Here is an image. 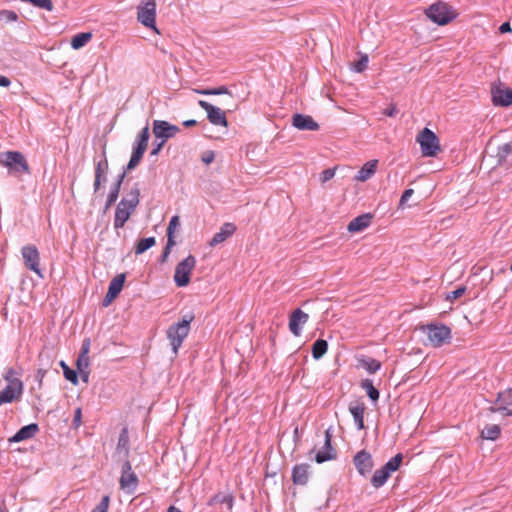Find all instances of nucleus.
Masks as SVG:
<instances>
[{
    "instance_id": "f257e3e1",
    "label": "nucleus",
    "mask_w": 512,
    "mask_h": 512,
    "mask_svg": "<svg viewBox=\"0 0 512 512\" xmlns=\"http://www.w3.org/2000/svg\"><path fill=\"white\" fill-rule=\"evenodd\" d=\"M0 165L6 167L9 174L16 177L30 173L28 162L25 156L19 151L0 152Z\"/></svg>"
},
{
    "instance_id": "f03ea898",
    "label": "nucleus",
    "mask_w": 512,
    "mask_h": 512,
    "mask_svg": "<svg viewBox=\"0 0 512 512\" xmlns=\"http://www.w3.org/2000/svg\"><path fill=\"white\" fill-rule=\"evenodd\" d=\"M194 320L192 314H187L183 319L177 323L172 324L166 331L167 338L170 341L172 351L175 355L181 347L184 339L188 336L190 331V323Z\"/></svg>"
},
{
    "instance_id": "7ed1b4c3",
    "label": "nucleus",
    "mask_w": 512,
    "mask_h": 512,
    "mask_svg": "<svg viewBox=\"0 0 512 512\" xmlns=\"http://www.w3.org/2000/svg\"><path fill=\"white\" fill-rule=\"evenodd\" d=\"M416 141L420 144L421 153L424 157H435L441 151L437 135L429 128L421 130Z\"/></svg>"
},
{
    "instance_id": "20e7f679",
    "label": "nucleus",
    "mask_w": 512,
    "mask_h": 512,
    "mask_svg": "<svg viewBox=\"0 0 512 512\" xmlns=\"http://www.w3.org/2000/svg\"><path fill=\"white\" fill-rule=\"evenodd\" d=\"M156 8L155 0H140L137 6V20L143 26L159 33L156 27Z\"/></svg>"
},
{
    "instance_id": "39448f33",
    "label": "nucleus",
    "mask_w": 512,
    "mask_h": 512,
    "mask_svg": "<svg viewBox=\"0 0 512 512\" xmlns=\"http://www.w3.org/2000/svg\"><path fill=\"white\" fill-rule=\"evenodd\" d=\"M149 137H150L149 127H148V125H146L141 130V132L139 133V135L137 137L136 145L133 148L131 158L126 166V170H133L139 165V163L147 149Z\"/></svg>"
},
{
    "instance_id": "423d86ee",
    "label": "nucleus",
    "mask_w": 512,
    "mask_h": 512,
    "mask_svg": "<svg viewBox=\"0 0 512 512\" xmlns=\"http://www.w3.org/2000/svg\"><path fill=\"white\" fill-rule=\"evenodd\" d=\"M195 265L196 259L193 255H188L176 265L174 281L178 287H185L190 283V275Z\"/></svg>"
},
{
    "instance_id": "0eeeda50",
    "label": "nucleus",
    "mask_w": 512,
    "mask_h": 512,
    "mask_svg": "<svg viewBox=\"0 0 512 512\" xmlns=\"http://www.w3.org/2000/svg\"><path fill=\"white\" fill-rule=\"evenodd\" d=\"M427 17L438 25H446L449 23L454 17V11L445 3L438 2L432 4L426 10Z\"/></svg>"
},
{
    "instance_id": "6e6552de",
    "label": "nucleus",
    "mask_w": 512,
    "mask_h": 512,
    "mask_svg": "<svg viewBox=\"0 0 512 512\" xmlns=\"http://www.w3.org/2000/svg\"><path fill=\"white\" fill-rule=\"evenodd\" d=\"M139 484L137 474L132 470V465L128 459H125L121 467V476L119 479L120 488L127 494L135 493Z\"/></svg>"
},
{
    "instance_id": "1a4fd4ad",
    "label": "nucleus",
    "mask_w": 512,
    "mask_h": 512,
    "mask_svg": "<svg viewBox=\"0 0 512 512\" xmlns=\"http://www.w3.org/2000/svg\"><path fill=\"white\" fill-rule=\"evenodd\" d=\"M428 340L434 347H440L451 338V329L443 324H430L424 328Z\"/></svg>"
},
{
    "instance_id": "9d476101",
    "label": "nucleus",
    "mask_w": 512,
    "mask_h": 512,
    "mask_svg": "<svg viewBox=\"0 0 512 512\" xmlns=\"http://www.w3.org/2000/svg\"><path fill=\"white\" fill-rule=\"evenodd\" d=\"M24 265L27 269L36 273L40 278H43L42 270L40 268V254L35 245H25L21 249Z\"/></svg>"
},
{
    "instance_id": "9b49d317",
    "label": "nucleus",
    "mask_w": 512,
    "mask_h": 512,
    "mask_svg": "<svg viewBox=\"0 0 512 512\" xmlns=\"http://www.w3.org/2000/svg\"><path fill=\"white\" fill-rule=\"evenodd\" d=\"M23 382L21 380H12L7 383L3 390L0 392L1 404L13 403L20 400L23 394Z\"/></svg>"
},
{
    "instance_id": "f8f14e48",
    "label": "nucleus",
    "mask_w": 512,
    "mask_h": 512,
    "mask_svg": "<svg viewBox=\"0 0 512 512\" xmlns=\"http://www.w3.org/2000/svg\"><path fill=\"white\" fill-rule=\"evenodd\" d=\"M353 463L358 473L367 477L374 468V461L370 452L361 450L353 457Z\"/></svg>"
},
{
    "instance_id": "ddd939ff",
    "label": "nucleus",
    "mask_w": 512,
    "mask_h": 512,
    "mask_svg": "<svg viewBox=\"0 0 512 512\" xmlns=\"http://www.w3.org/2000/svg\"><path fill=\"white\" fill-rule=\"evenodd\" d=\"M198 104L202 109L206 111L207 119L211 124L223 127L228 126V121L225 112H223L220 108L204 100H199Z\"/></svg>"
},
{
    "instance_id": "4468645a",
    "label": "nucleus",
    "mask_w": 512,
    "mask_h": 512,
    "mask_svg": "<svg viewBox=\"0 0 512 512\" xmlns=\"http://www.w3.org/2000/svg\"><path fill=\"white\" fill-rule=\"evenodd\" d=\"M180 128L176 125L170 124L164 120H154L153 122V134L158 139L168 140L174 137Z\"/></svg>"
},
{
    "instance_id": "2eb2a0df",
    "label": "nucleus",
    "mask_w": 512,
    "mask_h": 512,
    "mask_svg": "<svg viewBox=\"0 0 512 512\" xmlns=\"http://www.w3.org/2000/svg\"><path fill=\"white\" fill-rule=\"evenodd\" d=\"M125 281V274L115 276L109 283L108 291L103 300V306H108L121 292Z\"/></svg>"
},
{
    "instance_id": "dca6fc26",
    "label": "nucleus",
    "mask_w": 512,
    "mask_h": 512,
    "mask_svg": "<svg viewBox=\"0 0 512 512\" xmlns=\"http://www.w3.org/2000/svg\"><path fill=\"white\" fill-rule=\"evenodd\" d=\"M491 94L495 106L507 107L512 104V89L494 86L491 89Z\"/></svg>"
},
{
    "instance_id": "f3484780",
    "label": "nucleus",
    "mask_w": 512,
    "mask_h": 512,
    "mask_svg": "<svg viewBox=\"0 0 512 512\" xmlns=\"http://www.w3.org/2000/svg\"><path fill=\"white\" fill-rule=\"evenodd\" d=\"M292 124L298 130L303 131H317L319 129V124L310 115L300 113L293 115Z\"/></svg>"
},
{
    "instance_id": "a211bd4d",
    "label": "nucleus",
    "mask_w": 512,
    "mask_h": 512,
    "mask_svg": "<svg viewBox=\"0 0 512 512\" xmlns=\"http://www.w3.org/2000/svg\"><path fill=\"white\" fill-rule=\"evenodd\" d=\"M309 315L300 308L296 309L290 316L289 329L294 336H300L301 326L308 322Z\"/></svg>"
},
{
    "instance_id": "6ab92c4d",
    "label": "nucleus",
    "mask_w": 512,
    "mask_h": 512,
    "mask_svg": "<svg viewBox=\"0 0 512 512\" xmlns=\"http://www.w3.org/2000/svg\"><path fill=\"white\" fill-rule=\"evenodd\" d=\"M332 435L329 430L325 431V442L322 450L318 451L315 460L317 463H323L336 458V450L331 445Z\"/></svg>"
},
{
    "instance_id": "aec40b11",
    "label": "nucleus",
    "mask_w": 512,
    "mask_h": 512,
    "mask_svg": "<svg viewBox=\"0 0 512 512\" xmlns=\"http://www.w3.org/2000/svg\"><path fill=\"white\" fill-rule=\"evenodd\" d=\"M135 209L126 206L124 202H119L115 210L114 227L122 228Z\"/></svg>"
},
{
    "instance_id": "412c9836",
    "label": "nucleus",
    "mask_w": 512,
    "mask_h": 512,
    "mask_svg": "<svg viewBox=\"0 0 512 512\" xmlns=\"http://www.w3.org/2000/svg\"><path fill=\"white\" fill-rule=\"evenodd\" d=\"M512 155V143H504L497 147L495 155H491L495 159L494 167H502L507 165V159Z\"/></svg>"
},
{
    "instance_id": "4be33fe9",
    "label": "nucleus",
    "mask_w": 512,
    "mask_h": 512,
    "mask_svg": "<svg viewBox=\"0 0 512 512\" xmlns=\"http://www.w3.org/2000/svg\"><path fill=\"white\" fill-rule=\"evenodd\" d=\"M309 464H299L293 468L292 480L295 485H306L309 480Z\"/></svg>"
},
{
    "instance_id": "5701e85b",
    "label": "nucleus",
    "mask_w": 512,
    "mask_h": 512,
    "mask_svg": "<svg viewBox=\"0 0 512 512\" xmlns=\"http://www.w3.org/2000/svg\"><path fill=\"white\" fill-rule=\"evenodd\" d=\"M38 431L39 426L36 423L23 426L15 433L12 438H10V442H21L23 440L33 438L38 433Z\"/></svg>"
},
{
    "instance_id": "b1692460",
    "label": "nucleus",
    "mask_w": 512,
    "mask_h": 512,
    "mask_svg": "<svg viewBox=\"0 0 512 512\" xmlns=\"http://www.w3.org/2000/svg\"><path fill=\"white\" fill-rule=\"evenodd\" d=\"M236 230V226L233 223H225L221 226L220 231L217 232L210 240V246H216L223 243L228 237L232 236Z\"/></svg>"
},
{
    "instance_id": "393cba45",
    "label": "nucleus",
    "mask_w": 512,
    "mask_h": 512,
    "mask_svg": "<svg viewBox=\"0 0 512 512\" xmlns=\"http://www.w3.org/2000/svg\"><path fill=\"white\" fill-rule=\"evenodd\" d=\"M364 411L365 405L363 402H352L349 404V412L352 414L358 430L364 429Z\"/></svg>"
},
{
    "instance_id": "a878e982",
    "label": "nucleus",
    "mask_w": 512,
    "mask_h": 512,
    "mask_svg": "<svg viewBox=\"0 0 512 512\" xmlns=\"http://www.w3.org/2000/svg\"><path fill=\"white\" fill-rule=\"evenodd\" d=\"M373 216L369 213L362 214L354 218L347 226L349 232H360L363 231L371 224Z\"/></svg>"
},
{
    "instance_id": "bb28decb",
    "label": "nucleus",
    "mask_w": 512,
    "mask_h": 512,
    "mask_svg": "<svg viewBox=\"0 0 512 512\" xmlns=\"http://www.w3.org/2000/svg\"><path fill=\"white\" fill-rule=\"evenodd\" d=\"M378 160H370L366 162L355 175L354 179L359 182H365L370 179L376 172Z\"/></svg>"
},
{
    "instance_id": "cd10ccee",
    "label": "nucleus",
    "mask_w": 512,
    "mask_h": 512,
    "mask_svg": "<svg viewBox=\"0 0 512 512\" xmlns=\"http://www.w3.org/2000/svg\"><path fill=\"white\" fill-rule=\"evenodd\" d=\"M139 197H140V189L138 187V184H134V186L130 189V191L126 194L125 197L121 199L120 202H124L126 206H129L130 209H135L137 205L139 204Z\"/></svg>"
},
{
    "instance_id": "c85d7f7f",
    "label": "nucleus",
    "mask_w": 512,
    "mask_h": 512,
    "mask_svg": "<svg viewBox=\"0 0 512 512\" xmlns=\"http://www.w3.org/2000/svg\"><path fill=\"white\" fill-rule=\"evenodd\" d=\"M117 452L123 454L125 459L129 455V434L127 428H123L118 437Z\"/></svg>"
},
{
    "instance_id": "c756f323",
    "label": "nucleus",
    "mask_w": 512,
    "mask_h": 512,
    "mask_svg": "<svg viewBox=\"0 0 512 512\" xmlns=\"http://www.w3.org/2000/svg\"><path fill=\"white\" fill-rule=\"evenodd\" d=\"M390 475L391 474L384 468V466H382L380 469H377L372 475L370 480L371 485L376 489L382 487L386 483Z\"/></svg>"
},
{
    "instance_id": "7c9ffc66",
    "label": "nucleus",
    "mask_w": 512,
    "mask_h": 512,
    "mask_svg": "<svg viewBox=\"0 0 512 512\" xmlns=\"http://www.w3.org/2000/svg\"><path fill=\"white\" fill-rule=\"evenodd\" d=\"M92 38V33L82 32L74 35L71 39V46L73 49L78 50L84 47Z\"/></svg>"
},
{
    "instance_id": "2f4dec72",
    "label": "nucleus",
    "mask_w": 512,
    "mask_h": 512,
    "mask_svg": "<svg viewBox=\"0 0 512 512\" xmlns=\"http://www.w3.org/2000/svg\"><path fill=\"white\" fill-rule=\"evenodd\" d=\"M328 343L324 339L316 340L312 345V356L314 359L318 360L327 352Z\"/></svg>"
},
{
    "instance_id": "473e14b6",
    "label": "nucleus",
    "mask_w": 512,
    "mask_h": 512,
    "mask_svg": "<svg viewBox=\"0 0 512 512\" xmlns=\"http://www.w3.org/2000/svg\"><path fill=\"white\" fill-rule=\"evenodd\" d=\"M216 503L225 504L227 510L231 511L233 507V497L231 495L218 493L210 499L209 505Z\"/></svg>"
},
{
    "instance_id": "72a5a7b5",
    "label": "nucleus",
    "mask_w": 512,
    "mask_h": 512,
    "mask_svg": "<svg viewBox=\"0 0 512 512\" xmlns=\"http://www.w3.org/2000/svg\"><path fill=\"white\" fill-rule=\"evenodd\" d=\"M156 243V240L154 237H148L141 239L138 241V243L135 246V254L140 255L143 254L145 251L153 247Z\"/></svg>"
},
{
    "instance_id": "f704fd0d",
    "label": "nucleus",
    "mask_w": 512,
    "mask_h": 512,
    "mask_svg": "<svg viewBox=\"0 0 512 512\" xmlns=\"http://www.w3.org/2000/svg\"><path fill=\"white\" fill-rule=\"evenodd\" d=\"M360 366L367 370L370 374H373L380 369L381 363L376 359L366 358L360 360Z\"/></svg>"
},
{
    "instance_id": "c9c22d12",
    "label": "nucleus",
    "mask_w": 512,
    "mask_h": 512,
    "mask_svg": "<svg viewBox=\"0 0 512 512\" xmlns=\"http://www.w3.org/2000/svg\"><path fill=\"white\" fill-rule=\"evenodd\" d=\"M500 432L501 430L498 425H489L482 430L481 436L487 440H496L499 437Z\"/></svg>"
},
{
    "instance_id": "e433bc0d",
    "label": "nucleus",
    "mask_w": 512,
    "mask_h": 512,
    "mask_svg": "<svg viewBox=\"0 0 512 512\" xmlns=\"http://www.w3.org/2000/svg\"><path fill=\"white\" fill-rule=\"evenodd\" d=\"M361 387L366 390L368 397L372 401H377L379 399V391L373 386L371 380L366 379L362 381Z\"/></svg>"
},
{
    "instance_id": "4c0bfd02",
    "label": "nucleus",
    "mask_w": 512,
    "mask_h": 512,
    "mask_svg": "<svg viewBox=\"0 0 512 512\" xmlns=\"http://www.w3.org/2000/svg\"><path fill=\"white\" fill-rule=\"evenodd\" d=\"M60 366L63 369L64 377L70 381L72 384L76 385L78 383V374L76 370L71 369L64 361L60 362Z\"/></svg>"
},
{
    "instance_id": "58836bf2",
    "label": "nucleus",
    "mask_w": 512,
    "mask_h": 512,
    "mask_svg": "<svg viewBox=\"0 0 512 512\" xmlns=\"http://www.w3.org/2000/svg\"><path fill=\"white\" fill-rule=\"evenodd\" d=\"M402 460L403 455L401 453H398L384 465V468L391 474L392 472L398 470L402 463Z\"/></svg>"
},
{
    "instance_id": "ea45409f",
    "label": "nucleus",
    "mask_w": 512,
    "mask_h": 512,
    "mask_svg": "<svg viewBox=\"0 0 512 512\" xmlns=\"http://www.w3.org/2000/svg\"><path fill=\"white\" fill-rule=\"evenodd\" d=\"M108 170V161L104 156L103 160H100L95 167V175H99L103 177V181H106V173Z\"/></svg>"
},
{
    "instance_id": "a19ab883",
    "label": "nucleus",
    "mask_w": 512,
    "mask_h": 512,
    "mask_svg": "<svg viewBox=\"0 0 512 512\" xmlns=\"http://www.w3.org/2000/svg\"><path fill=\"white\" fill-rule=\"evenodd\" d=\"M497 403L512 405V389H508L506 391L500 392L497 397Z\"/></svg>"
},
{
    "instance_id": "79ce46f5",
    "label": "nucleus",
    "mask_w": 512,
    "mask_h": 512,
    "mask_svg": "<svg viewBox=\"0 0 512 512\" xmlns=\"http://www.w3.org/2000/svg\"><path fill=\"white\" fill-rule=\"evenodd\" d=\"M368 61V56L366 54L362 55L360 59L353 64V70L357 73L363 72L367 68Z\"/></svg>"
},
{
    "instance_id": "37998d69",
    "label": "nucleus",
    "mask_w": 512,
    "mask_h": 512,
    "mask_svg": "<svg viewBox=\"0 0 512 512\" xmlns=\"http://www.w3.org/2000/svg\"><path fill=\"white\" fill-rule=\"evenodd\" d=\"M18 19V15L11 10H1L0 11V21H4L6 23L15 22Z\"/></svg>"
},
{
    "instance_id": "c03bdc74",
    "label": "nucleus",
    "mask_w": 512,
    "mask_h": 512,
    "mask_svg": "<svg viewBox=\"0 0 512 512\" xmlns=\"http://www.w3.org/2000/svg\"><path fill=\"white\" fill-rule=\"evenodd\" d=\"M110 504V496L105 495L102 497L100 503L92 510V512H108Z\"/></svg>"
},
{
    "instance_id": "a18cd8bd",
    "label": "nucleus",
    "mask_w": 512,
    "mask_h": 512,
    "mask_svg": "<svg viewBox=\"0 0 512 512\" xmlns=\"http://www.w3.org/2000/svg\"><path fill=\"white\" fill-rule=\"evenodd\" d=\"M180 224L179 216L175 215L170 219L168 228H167V238L174 239V230Z\"/></svg>"
},
{
    "instance_id": "49530a36",
    "label": "nucleus",
    "mask_w": 512,
    "mask_h": 512,
    "mask_svg": "<svg viewBox=\"0 0 512 512\" xmlns=\"http://www.w3.org/2000/svg\"><path fill=\"white\" fill-rule=\"evenodd\" d=\"M89 365H90L89 357L78 356L77 361H76L77 374L84 370H89Z\"/></svg>"
},
{
    "instance_id": "de8ad7c7",
    "label": "nucleus",
    "mask_w": 512,
    "mask_h": 512,
    "mask_svg": "<svg viewBox=\"0 0 512 512\" xmlns=\"http://www.w3.org/2000/svg\"><path fill=\"white\" fill-rule=\"evenodd\" d=\"M120 189L117 187L112 186L110 189V192L108 194L107 200H106V208H109L112 204H114L119 196Z\"/></svg>"
},
{
    "instance_id": "09e8293b",
    "label": "nucleus",
    "mask_w": 512,
    "mask_h": 512,
    "mask_svg": "<svg viewBox=\"0 0 512 512\" xmlns=\"http://www.w3.org/2000/svg\"><path fill=\"white\" fill-rule=\"evenodd\" d=\"M510 405H505V404H499V406L497 408L495 407H490L489 410L493 413L495 412H499L501 413L503 416H512V409L509 408Z\"/></svg>"
},
{
    "instance_id": "8fccbe9b",
    "label": "nucleus",
    "mask_w": 512,
    "mask_h": 512,
    "mask_svg": "<svg viewBox=\"0 0 512 512\" xmlns=\"http://www.w3.org/2000/svg\"><path fill=\"white\" fill-rule=\"evenodd\" d=\"M465 291H466V287L460 286L457 289H455L454 291L448 293L446 296V300H448V301L456 300V299L460 298L465 293Z\"/></svg>"
},
{
    "instance_id": "3c124183",
    "label": "nucleus",
    "mask_w": 512,
    "mask_h": 512,
    "mask_svg": "<svg viewBox=\"0 0 512 512\" xmlns=\"http://www.w3.org/2000/svg\"><path fill=\"white\" fill-rule=\"evenodd\" d=\"M336 169L337 167L325 169L320 175L321 182L325 183L331 180L335 176Z\"/></svg>"
},
{
    "instance_id": "603ef678",
    "label": "nucleus",
    "mask_w": 512,
    "mask_h": 512,
    "mask_svg": "<svg viewBox=\"0 0 512 512\" xmlns=\"http://www.w3.org/2000/svg\"><path fill=\"white\" fill-rule=\"evenodd\" d=\"M175 245L174 239H167V244L162 252L161 261L165 262L170 254L171 247Z\"/></svg>"
},
{
    "instance_id": "864d4df0",
    "label": "nucleus",
    "mask_w": 512,
    "mask_h": 512,
    "mask_svg": "<svg viewBox=\"0 0 512 512\" xmlns=\"http://www.w3.org/2000/svg\"><path fill=\"white\" fill-rule=\"evenodd\" d=\"M4 379L7 383H10V381H12V380H20L17 377V372L13 368H9L6 370V372L4 374Z\"/></svg>"
},
{
    "instance_id": "5fc2aeb1",
    "label": "nucleus",
    "mask_w": 512,
    "mask_h": 512,
    "mask_svg": "<svg viewBox=\"0 0 512 512\" xmlns=\"http://www.w3.org/2000/svg\"><path fill=\"white\" fill-rule=\"evenodd\" d=\"M414 194V190L413 189H406L401 198H400V202H399V206L400 207H403L404 204L409 200V198Z\"/></svg>"
},
{
    "instance_id": "6e6d98bb",
    "label": "nucleus",
    "mask_w": 512,
    "mask_h": 512,
    "mask_svg": "<svg viewBox=\"0 0 512 512\" xmlns=\"http://www.w3.org/2000/svg\"><path fill=\"white\" fill-rule=\"evenodd\" d=\"M214 159H215V154L213 151H206L205 153H203V155L201 157V160L206 165L212 163L214 161Z\"/></svg>"
},
{
    "instance_id": "4d7b16f0",
    "label": "nucleus",
    "mask_w": 512,
    "mask_h": 512,
    "mask_svg": "<svg viewBox=\"0 0 512 512\" xmlns=\"http://www.w3.org/2000/svg\"><path fill=\"white\" fill-rule=\"evenodd\" d=\"M82 423V411H81V408H77L74 412V417H73V425L74 427H79Z\"/></svg>"
},
{
    "instance_id": "13d9d810",
    "label": "nucleus",
    "mask_w": 512,
    "mask_h": 512,
    "mask_svg": "<svg viewBox=\"0 0 512 512\" xmlns=\"http://www.w3.org/2000/svg\"><path fill=\"white\" fill-rule=\"evenodd\" d=\"M210 95H223V94H230L227 87L220 86L217 88H210V92H208Z\"/></svg>"
},
{
    "instance_id": "bf43d9fd",
    "label": "nucleus",
    "mask_w": 512,
    "mask_h": 512,
    "mask_svg": "<svg viewBox=\"0 0 512 512\" xmlns=\"http://www.w3.org/2000/svg\"><path fill=\"white\" fill-rule=\"evenodd\" d=\"M89 349H90V339L87 338L82 343L79 356L89 357L88 356Z\"/></svg>"
},
{
    "instance_id": "052dcab7",
    "label": "nucleus",
    "mask_w": 512,
    "mask_h": 512,
    "mask_svg": "<svg viewBox=\"0 0 512 512\" xmlns=\"http://www.w3.org/2000/svg\"><path fill=\"white\" fill-rule=\"evenodd\" d=\"M166 140H163L161 139L160 142L158 143H154V147L153 149L151 150L150 152V155L151 156H156L159 154V152L161 151V149L163 148L164 144H165Z\"/></svg>"
},
{
    "instance_id": "680f3d73",
    "label": "nucleus",
    "mask_w": 512,
    "mask_h": 512,
    "mask_svg": "<svg viewBox=\"0 0 512 512\" xmlns=\"http://www.w3.org/2000/svg\"><path fill=\"white\" fill-rule=\"evenodd\" d=\"M128 171L129 170H126V167L123 169L122 173L118 175L117 180L113 184L114 187H117L118 189L121 188V185H122Z\"/></svg>"
},
{
    "instance_id": "e2e57ef3",
    "label": "nucleus",
    "mask_w": 512,
    "mask_h": 512,
    "mask_svg": "<svg viewBox=\"0 0 512 512\" xmlns=\"http://www.w3.org/2000/svg\"><path fill=\"white\" fill-rule=\"evenodd\" d=\"M398 110L395 105H391L390 107L384 110V114L388 117H394L397 114Z\"/></svg>"
},
{
    "instance_id": "0e129e2a",
    "label": "nucleus",
    "mask_w": 512,
    "mask_h": 512,
    "mask_svg": "<svg viewBox=\"0 0 512 512\" xmlns=\"http://www.w3.org/2000/svg\"><path fill=\"white\" fill-rule=\"evenodd\" d=\"M102 181H103L102 176L95 175V179H94V183H93V188H94L95 193L100 189Z\"/></svg>"
},
{
    "instance_id": "69168bd1",
    "label": "nucleus",
    "mask_w": 512,
    "mask_h": 512,
    "mask_svg": "<svg viewBox=\"0 0 512 512\" xmlns=\"http://www.w3.org/2000/svg\"><path fill=\"white\" fill-rule=\"evenodd\" d=\"M499 31L501 33L511 32L512 29H511L510 23L509 22H504L503 24H501V26L499 27Z\"/></svg>"
},
{
    "instance_id": "338daca9",
    "label": "nucleus",
    "mask_w": 512,
    "mask_h": 512,
    "mask_svg": "<svg viewBox=\"0 0 512 512\" xmlns=\"http://www.w3.org/2000/svg\"><path fill=\"white\" fill-rule=\"evenodd\" d=\"M11 84V81L8 77L0 74V86L8 87Z\"/></svg>"
},
{
    "instance_id": "774afa93",
    "label": "nucleus",
    "mask_w": 512,
    "mask_h": 512,
    "mask_svg": "<svg viewBox=\"0 0 512 512\" xmlns=\"http://www.w3.org/2000/svg\"><path fill=\"white\" fill-rule=\"evenodd\" d=\"M79 374H80L83 382H85V383L89 382L90 370H84L82 372H79Z\"/></svg>"
}]
</instances>
